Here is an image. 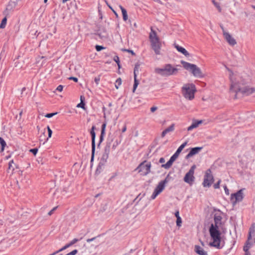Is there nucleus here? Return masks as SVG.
I'll return each mask as SVG.
<instances>
[{
	"label": "nucleus",
	"mask_w": 255,
	"mask_h": 255,
	"mask_svg": "<svg viewBox=\"0 0 255 255\" xmlns=\"http://www.w3.org/2000/svg\"><path fill=\"white\" fill-rule=\"evenodd\" d=\"M227 69L230 72L229 77L231 81L230 90L236 93L235 98H237V95L241 93L245 96H249L255 92V88L250 87L248 85L250 81L249 76L244 74L242 75L234 74L228 67Z\"/></svg>",
	"instance_id": "obj_1"
},
{
	"label": "nucleus",
	"mask_w": 255,
	"mask_h": 255,
	"mask_svg": "<svg viewBox=\"0 0 255 255\" xmlns=\"http://www.w3.org/2000/svg\"><path fill=\"white\" fill-rule=\"evenodd\" d=\"M220 227H216L213 226V224H212L209 228V233L212 240V242L210 243L209 245L212 247H216L218 249L221 248L220 246V243L221 241V232L219 231Z\"/></svg>",
	"instance_id": "obj_2"
},
{
	"label": "nucleus",
	"mask_w": 255,
	"mask_h": 255,
	"mask_svg": "<svg viewBox=\"0 0 255 255\" xmlns=\"http://www.w3.org/2000/svg\"><path fill=\"white\" fill-rule=\"evenodd\" d=\"M149 40L151 43L152 49L154 50L156 54H160L161 49V42L159 37L157 36L156 32L151 28V32L149 36Z\"/></svg>",
	"instance_id": "obj_3"
},
{
	"label": "nucleus",
	"mask_w": 255,
	"mask_h": 255,
	"mask_svg": "<svg viewBox=\"0 0 255 255\" xmlns=\"http://www.w3.org/2000/svg\"><path fill=\"white\" fill-rule=\"evenodd\" d=\"M178 69L174 68L171 64H166L161 68H157L155 69V72L162 76H169L172 75H175L177 73Z\"/></svg>",
	"instance_id": "obj_4"
},
{
	"label": "nucleus",
	"mask_w": 255,
	"mask_h": 255,
	"mask_svg": "<svg viewBox=\"0 0 255 255\" xmlns=\"http://www.w3.org/2000/svg\"><path fill=\"white\" fill-rule=\"evenodd\" d=\"M181 63L186 70H189L195 77L197 78H202L204 77L201 69L196 65L184 61H181Z\"/></svg>",
	"instance_id": "obj_5"
},
{
	"label": "nucleus",
	"mask_w": 255,
	"mask_h": 255,
	"mask_svg": "<svg viewBox=\"0 0 255 255\" xmlns=\"http://www.w3.org/2000/svg\"><path fill=\"white\" fill-rule=\"evenodd\" d=\"M196 92V88L193 84H187L182 88V92L184 97L189 100L194 98V94Z\"/></svg>",
	"instance_id": "obj_6"
},
{
	"label": "nucleus",
	"mask_w": 255,
	"mask_h": 255,
	"mask_svg": "<svg viewBox=\"0 0 255 255\" xmlns=\"http://www.w3.org/2000/svg\"><path fill=\"white\" fill-rule=\"evenodd\" d=\"M151 163L144 161L136 168V170L142 176L147 175L150 172Z\"/></svg>",
	"instance_id": "obj_7"
},
{
	"label": "nucleus",
	"mask_w": 255,
	"mask_h": 255,
	"mask_svg": "<svg viewBox=\"0 0 255 255\" xmlns=\"http://www.w3.org/2000/svg\"><path fill=\"white\" fill-rule=\"evenodd\" d=\"M168 177L169 175L167 176L164 180L159 182L158 185L155 188L154 192L151 196V199H154L156 196L164 190L166 184H167L169 181Z\"/></svg>",
	"instance_id": "obj_8"
},
{
	"label": "nucleus",
	"mask_w": 255,
	"mask_h": 255,
	"mask_svg": "<svg viewBox=\"0 0 255 255\" xmlns=\"http://www.w3.org/2000/svg\"><path fill=\"white\" fill-rule=\"evenodd\" d=\"M244 198L243 189L239 190L237 192L232 194L231 196V201L234 206L237 202H241Z\"/></svg>",
	"instance_id": "obj_9"
},
{
	"label": "nucleus",
	"mask_w": 255,
	"mask_h": 255,
	"mask_svg": "<svg viewBox=\"0 0 255 255\" xmlns=\"http://www.w3.org/2000/svg\"><path fill=\"white\" fill-rule=\"evenodd\" d=\"M195 168V165L192 166L189 171L186 174L184 177V181L190 185H191L194 180L195 178L193 175Z\"/></svg>",
	"instance_id": "obj_10"
},
{
	"label": "nucleus",
	"mask_w": 255,
	"mask_h": 255,
	"mask_svg": "<svg viewBox=\"0 0 255 255\" xmlns=\"http://www.w3.org/2000/svg\"><path fill=\"white\" fill-rule=\"evenodd\" d=\"M213 180V176L211 174V170L208 169L206 172L203 182L204 187H210L212 184Z\"/></svg>",
	"instance_id": "obj_11"
},
{
	"label": "nucleus",
	"mask_w": 255,
	"mask_h": 255,
	"mask_svg": "<svg viewBox=\"0 0 255 255\" xmlns=\"http://www.w3.org/2000/svg\"><path fill=\"white\" fill-rule=\"evenodd\" d=\"M95 128V126H93L91 131L90 134L92 136V155H91V161L92 162L94 160V154L95 151V137H96V133L94 131Z\"/></svg>",
	"instance_id": "obj_12"
},
{
	"label": "nucleus",
	"mask_w": 255,
	"mask_h": 255,
	"mask_svg": "<svg viewBox=\"0 0 255 255\" xmlns=\"http://www.w3.org/2000/svg\"><path fill=\"white\" fill-rule=\"evenodd\" d=\"M221 28L223 30L224 38L228 42V43L231 46H234L236 45L237 44L236 40L231 36L229 33L225 31L223 27L222 26Z\"/></svg>",
	"instance_id": "obj_13"
},
{
	"label": "nucleus",
	"mask_w": 255,
	"mask_h": 255,
	"mask_svg": "<svg viewBox=\"0 0 255 255\" xmlns=\"http://www.w3.org/2000/svg\"><path fill=\"white\" fill-rule=\"evenodd\" d=\"M215 224H213L214 227H220L222 225V217L220 213H216L214 217Z\"/></svg>",
	"instance_id": "obj_14"
},
{
	"label": "nucleus",
	"mask_w": 255,
	"mask_h": 255,
	"mask_svg": "<svg viewBox=\"0 0 255 255\" xmlns=\"http://www.w3.org/2000/svg\"><path fill=\"white\" fill-rule=\"evenodd\" d=\"M202 149V147H196L194 148H192L190 151V152L187 154L186 156V158L188 159L193 155L199 153L201 149Z\"/></svg>",
	"instance_id": "obj_15"
},
{
	"label": "nucleus",
	"mask_w": 255,
	"mask_h": 255,
	"mask_svg": "<svg viewBox=\"0 0 255 255\" xmlns=\"http://www.w3.org/2000/svg\"><path fill=\"white\" fill-rule=\"evenodd\" d=\"M187 142L186 141L184 142L183 144H182L177 149L175 153L171 156L174 159H176L177 157L179 156V154L181 152V151L183 150V149L185 147V146L187 145Z\"/></svg>",
	"instance_id": "obj_16"
},
{
	"label": "nucleus",
	"mask_w": 255,
	"mask_h": 255,
	"mask_svg": "<svg viewBox=\"0 0 255 255\" xmlns=\"http://www.w3.org/2000/svg\"><path fill=\"white\" fill-rule=\"evenodd\" d=\"M174 47L178 50V52H181L185 56L189 57L190 56V54L189 53V52L184 48L176 44H174Z\"/></svg>",
	"instance_id": "obj_17"
},
{
	"label": "nucleus",
	"mask_w": 255,
	"mask_h": 255,
	"mask_svg": "<svg viewBox=\"0 0 255 255\" xmlns=\"http://www.w3.org/2000/svg\"><path fill=\"white\" fill-rule=\"evenodd\" d=\"M113 141L112 139H108L107 141L106 142V145L104 148V151L103 153L109 154L111 149V144Z\"/></svg>",
	"instance_id": "obj_18"
},
{
	"label": "nucleus",
	"mask_w": 255,
	"mask_h": 255,
	"mask_svg": "<svg viewBox=\"0 0 255 255\" xmlns=\"http://www.w3.org/2000/svg\"><path fill=\"white\" fill-rule=\"evenodd\" d=\"M17 5V2L10 1L9 2L5 9V12H9L13 10Z\"/></svg>",
	"instance_id": "obj_19"
},
{
	"label": "nucleus",
	"mask_w": 255,
	"mask_h": 255,
	"mask_svg": "<svg viewBox=\"0 0 255 255\" xmlns=\"http://www.w3.org/2000/svg\"><path fill=\"white\" fill-rule=\"evenodd\" d=\"M195 252L199 255H208L207 252L205 251L203 248L199 246H195Z\"/></svg>",
	"instance_id": "obj_20"
},
{
	"label": "nucleus",
	"mask_w": 255,
	"mask_h": 255,
	"mask_svg": "<svg viewBox=\"0 0 255 255\" xmlns=\"http://www.w3.org/2000/svg\"><path fill=\"white\" fill-rule=\"evenodd\" d=\"M252 243L251 242L247 241L244 247L243 250L245 252L244 255H251L249 252V249L251 248Z\"/></svg>",
	"instance_id": "obj_21"
},
{
	"label": "nucleus",
	"mask_w": 255,
	"mask_h": 255,
	"mask_svg": "<svg viewBox=\"0 0 255 255\" xmlns=\"http://www.w3.org/2000/svg\"><path fill=\"white\" fill-rule=\"evenodd\" d=\"M203 123L202 120L200 121H194L192 125L187 128V130L190 131L193 129L197 128L200 124Z\"/></svg>",
	"instance_id": "obj_22"
},
{
	"label": "nucleus",
	"mask_w": 255,
	"mask_h": 255,
	"mask_svg": "<svg viewBox=\"0 0 255 255\" xmlns=\"http://www.w3.org/2000/svg\"><path fill=\"white\" fill-rule=\"evenodd\" d=\"M106 127V124L103 123L102 126L101 133V135L100 137L99 143L98 144V147H99L100 146L101 143L103 141V140L104 139V136L105 133Z\"/></svg>",
	"instance_id": "obj_23"
},
{
	"label": "nucleus",
	"mask_w": 255,
	"mask_h": 255,
	"mask_svg": "<svg viewBox=\"0 0 255 255\" xmlns=\"http://www.w3.org/2000/svg\"><path fill=\"white\" fill-rule=\"evenodd\" d=\"M175 160L172 157H171L169 161L166 164H162L161 167L165 169H169L172 166L173 162Z\"/></svg>",
	"instance_id": "obj_24"
},
{
	"label": "nucleus",
	"mask_w": 255,
	"mask_h": 255,
	"mask_svg": "<svg viewBox=\"0 0 255 255\" xmlns=\"http://www.w3.org/2000/svg\"><path fill=\"white\" fill-rule=\"evenodd\" d=\"M106 164L101 162H99V163L98 165L97 169L96 170V174H100L104 169V167Z\"/></svg>",
	"instance_id": "obj_25"
},
{
	"label": "nucleus",
	"mask_w": 255,
	"mask_h": 255,
	"mask_svg": "<svg viewBox=\"0 0 255 255\" xmlns=\"http://www.w3.org/2000/svg\"><path fill=\"white\" fill-rule=\"evenodd\" d=\"M120 8H121V10H122V12L124 20V21L127 20V19L128 18V14H127V12L126 9L125 8H124L122 6H120Z\"/></svg>",
	"instance_id": "obj_26"
},
{
	"label": "nucleus",
	"mask_w": 255,
	"mask_h": 255,
	"mask_svg": "<svg viewBox=\"0 0 255 255\" xmlns=\"http://www.w3.org/2000/svg\"><path fill=\"white\" fill-rule=\"evenodd\" d=\"M109 154L103 153L100 161L106 164L109 158Z\"/></svg>",
	"instance_id": "obj_27"
},
{
	"label": "nucleus",
	"mask_w": 255,
	"mask_h": 255,
	"mask_svg": "<svg viewBox=\"0 0 255 255\" xmlns=\"http://www.w3.org/2000/svg\"><path fill=\"white\" fill-rule=\"evenodd\" d=\"M138 84H139V81L136 79V76H134V84H133V90H132L133 92H134V91L136 90Z\"/></svg>",
	"instance_id": "obj_28"
},
{
	"label": "nucleus",
	"mask_w": 255,
	"mask_h": 255,
	"mask_svg": "<svg viewBox=\"0 0 255 255\" xmlns=\"http://www.w3.org/2000/svg\"><path fill=\"white\" fill-rule=\"evenodd\" d=\"M212 2L214 4V5H215V6L217 8V9L218 10V11L219 12H221L222 11V8L220 5V3L217 1H215V0H212Z\"/></svg>",
	"instance_id": "obj_29"
},
{
	"label": "nucleus",
	"mask_w": 255,
	"mask_h": 255,
	"mask_svg": "<svg viewBox=\"0 0 255 255\" xmlns=\"http://www.w3.org/2000/svg\"><path fill=\"white\" fill-rule=\"evenodd\" d=\"M0 143L1 146V151H3L4 150V147L6 146V143H5V141L4 140V139L2 138H1V137H0Z\"/></svg>",
	"instance_id": "obj_30"
},
{
	"label": "nucleus",
	"mask_w": 255,
	"mask_h": 255,
	"mask_svg": "<svg viewBox=\"0 0 255 255\" xmlns=\"http://www.w3.org/2000/svg\"><path fill=\"white\" fill-rule=\"evenodd\" d=\"M7 19L6 17H4L0 24V28H4L6 24Z\"/></svg>",
	"instance_id": "obj_31"
},
{
	"label": "nucleus",
	"mask_w": 255,
	"mask_h": 255,
	"mask_svg": "<svg viewBox=\"0 0 255 255\" xmlns=\"http://www.w3.org/2000/svg\"><path fill=\"white\" fill-rule=\"evenodd\" d=\"M140 65L138 63H136L135 65L134 68V76H137V73H138V69L139 68Z\"/></svg>",
	"instance_id": "obj_32"
},
{
	"label": "nucleus",
	"mask_w": 255,
	"mask_h": 255,
	"mask_svg": "<svg viewBox=\"0 0 255 255\" xmlns=\"http://www.w3.org/2000/svg\"><path fill=\"white\" fill-rule=\"evenodd\" d=\"M122 84V79L119 78L117 79L116 83H115V87L116 89H118L119 87Z\"/></svg>",
	"instance_id": "obj_33"
},
{
	"label": "nucleus",
	"mask_w": 255,
	"mask_h": 255,
	"mask_svg": "<svg viewBox=\"0 0 255 255\" xmlns=\"http://www.w3.org/2000/svg\"><path fill=\"white\" fill-rule=\"evenodd\" d=\"M174 129V124H172L170 127H169L168 128H166L165 130L167 133L172 131Z\"/></svg>",
	"instance_id": "obj_34"
},
{
	"label": "nucleus",
	"mask_w": 255,
	"mask_h": 255,
	"mask_svg": "<svg viewBox=\"0 0 255 255\" xmlns=\"http://www.w3.org/2000/svg\"><path fill=\"white\" fill-rule=\"evenodd\" d=\"M85 104L84 102H83V101L81 100V103L77 105V107H78V108H81L85 110Z\"/></svg>",
	"instance_id": "obj_35"
},
{
	"label": "nucleus",
	"mask_w": 255,
	"mask_h": 255,
	"mask_svg": "<svg viewBox=\"0 0 255 255\" xmlns=\"http://www.w3.org/2000/svg\"><path fill=\"white\" fill-rule=\"evenodd\" d=\"M79 241L77 239H74L72 241H71L69 243L67 244L68 246L70 247L72 246L75 243H76Z\"/></svg>",
	"instance_id": "obj_36"
},
{
	"label": "nucleus",
	"mask_w": 255,
	"mask_h": 255,
	"mask_svg": "<svg viewBox=\"0 0 255 255\" xmlns=\"http://www.w3.org/2000/svg\"><path fill=\"white\" fill-rule=\"evenodd\" d=\"M181 223H182V219H181V217L177 218V220H176L177 226L178 227H180L181 226Z\"/></svg>",
	"instance_id": "obj_37"
},
{
	"label": "nucleus",
	"mask_w": 255,
	"mask_h": 255,
	"mask_svg": "<svg viewBox=\"0 0 255 255\" xmlns=\"http://www.w3.org/2000/svg\"><path fill=\"white\" fill-rule=\"evenodd\" d=\"M69 247V246H68V244H66L65 246H64L63 247H62V248H61L60 249H59L58 251H57V252H58V253L67 249V248H68Z\"/></svg>",
	"instance_id": "obj_38"
},
{
	"label": "nucleus",
	"mask_w": 255,
	"mask_h": 255,
	"mask_svg": "<svg viewBox=\"0 0 255 255\" xmlns=\"http://www.w3.org/2000/svg\"><path fill=\"white\" fill-rule=\"evenodd\" d=\"M47 130H48V138H50L51 137L52 131L50 129V128H49V126L47 127ZM48 138L47 139V140H48Z\"/></svg>",
	"instance_id": "obj_39"
},
{
	"label": "nucleus",
	"mask_w": 255,
	"mask_h": 255,
	"mask_svg": "<svg viewBox=\"0 0 255 255\" xmlns=\"http://www.w3.org/2000/svg\"><path fill=\"white\" fill-rule=\"evenodd\" d=\"M12 164H14L13 160H11V161L9 162V164H8V169H12V170H13L14 169V167H13V166H12Z\"/></svg>",
	"instance_id": "obj_40"
},
{
	"label": "nucleus",
	"mask_w": 255,
	"mask_h": 255,
	"mask_svg": "<svg viewBox=\"0 0 255 255\" xmlns=\"http://www.w3.org/2000/svg\"><path fill=\"white\" fill-rule=\"evenodd\" d=\"M57 114V113L47 114L45 115V117L48 118H50L52 117L53 116L56 115Z\"/></svg>",
	"instance_id": "obj_41"
},
{
	"label": "nucleus",
	"mask_w": 255,
	"mask_h": 255,
	"mask_svg": "<svg viewBox=\"0 0 255 255\" xmlns=\"http://www.w3.org/2000/svg\"><path fill=\"white\" fill-rule=\"evenodd\" d=\"M104 49H105V47H104L102 46H100V45H96V49L97 51H100Z\"/></svg>",
	"instance_id": "obj_42"
},
{
	"label": "nucleus",
	"mask_w": 255,
	"mask_h": 255,
	"mask_svg": "<svg viewBox=\"0 0 255 255\" xmlns=\"http://www.w3.org/2000/svg\"><path fill=\"white\" fill-rule=\"evenodd\" d=\"M78 253V251L77 250H74L69 253L66 254V255H75Z\"/></svg>",
	"instance_id": "obj_43"
},
{
	"label": "nucleus",
	"mask_w": 255,
	"mask_h": 255,
	"mask_svg": "<svg viewBox=\"0 0 255 255\" xmlns=\"http://www.w3.org/2000/svg\"><path fill=\"white\" fill-rule=\"evenodd\" d=\"M29 151H30V152L32 153L34 155H35L36 154V153H37L38 149H37V148H35L31 149Z\"/></svg>",
	"instance_id": "obj_44"
},
{
	"label": "nucleus",
	"mask_w": 255,
	"mask_h": 255,
	"mask_svg": "<svg viewBox=\"0 0 255 255\" xmlns=\"http://www.w3.org/2000/svg\"><path fill=\"white\" fill-rule=\"evenodd\" d=\"M100 80V76H98L96 77L94 79V81L96 84L97 85H99V81Z\"/></svg>",
	"instance_id": "obj_45"
},
{
	"label": "nucleus",
	"mask_w": 255,
	"mask_h": 255,
	"mask_svg": "<svg viewBox=\"0 0 255 255\" xmlns=\"http://www.w3.org/2000/svg\"><path fill=\"white\" fill-rule=\"evenodd\" d=\"M114 60L117 63V64H119L120 63L119 57L118 56H114Z\"/></svg>",
	"instance_id": "obj_46"
},
{
	"label": "nucleus",
	"mask_w": 255,
	"mask_h": 255,
	"mask_svg": "<svg viewBox=\"0 0 255 255\" xmlns=\"http://www.w3.org/2000/svg\"><path fill=\"white\" fill-rule=\"evenodd\" d=\"M220 182H221V180H219L217 183H216V184H215L214 185V187L215 189H218L219 188Z\"/></svg>",
	"instance_id": "obj_47"
},
{
	"label": "nucleus",
	"mask_w": 255,
	"mask_h": 255,
	"mask_svg": "<svg viewBox=\"0 0 255 255\" xmlns=\"http://www.w3.org/2000/svg\"><path fill=\"white\" fill-rule=\"evenodd\" d=\"M224 190H225V193L227 195H229L230 193H229V189H228L226 185H224Z\"/></svg>",
	"instance_id": "obj_48"
},
{
	"label": "nucleus",
	"mask_w": 255,
	"mask_h": 255,
	"mask_svg": "<svg viewBox=\"0 0 255 255\" xmlns=\"http://www.w3.org/2000/svg\"><path fill=\"white\" fill-rule=\"evenodd\" d=\"M157 107H156V106H153L151 108H150V111L152 112V113H153L155 111H156L157 110Z\"/></svg>",
	"instance_id": "obj_49"
},
{
	"label": "nucleus",
	"mask_w": 255,
	"mask_h": 255,
	"mask_svg": "<svg viewBox=\"0 0 255 255\" xmlns=\"http://www.w3.org/2000/svg\"><path fill=\"white\" fill-rule=\"evenodd\" d=\"M57 208V207H55L53 208L51 211H50L48 213V215H49V216L53 214V212Z\"/></svg>",
	"instance_id": "obj_50"
},
{
	"label": "nucleus",
	"mask_w": 255,
	"mask_h": 255,
	"mask_svg": "<svg viewBox=\"0 0 255 255\" xmlns=\"http://www.w3.org/2000/svg\"><path fill=\"white\" fill-rule=\"evenodd\" d=\"M63 86L60 85L57 87L56 90L59 92H61L63 90Z\"/></svg>",
	"instance_id": "obj_51"
},
{
	"label": "nucleus",
	"mask_w": 255,
	"mask_h": 255,
	"mask_svg": "<svg viewBox=\"0 0 255 255\" xmlns=\"http://www.w3.org/2000/svg\"><path fill=\"white\" fill-rule=\"evenodd\" d=\"M69 79L73 80L76 82H77L78 81V79L74 77H70V78H69Z\"/></svg>",
	"instance_id": "obj_52"
},
{
	"label": "nucleus",
	"mask_w": 255,
	"mask_h": 255,
	"mask_svg": "<svg viewBox=\"0 0 255 255\" xmlns=\"http://www.w3.org/2000/svg\"><path fill=\"white\" fill-rule=\"evenodd\" d=\"M167 133L166 132V131L165 130H164L161 133V137H164Z\"/></svg>",
	"instance_id": "obj_53"
},
{
	"label": "nucleus",
	"mask_w": 255,
	"mask_h": 255,
	"mask_svg": "<svg viewBox=\"0 0 255 255\" xmlns=\"http://www.w3.org/2000/svg\"><path fill=\"white\" fill-rule=\"evenodd\" d=\"M159 162L160 163H164V162H165V159H164V158L163 157H161V158L159 159Z\"/></svg>",
	"instance_id": "obj_54"
},
{
	"label": "nucleus",
	"mask_w": 255,
	"mask_h": 255,
	"mask_svg": "<svg viewBox=\"0 0 255 255\" xmlns=\"http://www.w3.org/2000/svg\"><path fill=\"white\" fill-rule=\"evenodd\" d=\"M95 239H96V237H94V238H91V239H88L87 240V242L88 243H90V242L94 241Z\"/></svg>",
	"instance_id": "obj_55"
},
{
	"label": "nucleus",
	"mask_w": 255,
	"mask_h": 255,
	"mask_svg": "<svg viewBox=\"0 0 255 255\" xmlns=\"http://www.w3.org/2000/svg\"><path fill=\"white\" fill-rule=\"evenodd\" d=\"M124 51H128L129 53H131L132 55H134L135 53L133 52L132 50H128V49H125Z\"/></svg>",
	"instance_id": "obj_56"
},
{
	"label": "nucleus",
	"mask_w": 255,
	"mask_h": 255,
	"mask_svg": "<svg viewBox=\"0 0 255 255\" xmlns=\"http://www.w3.org/2000/svg\"><path fill=\"white\" fill-rule=\"evenodd\" d=\"M175 216L176 218H178V217H180L179 216V211H177L175 213Z\"/></svg>",
	"instance_id": "obj_57"
},
{
	"label": "nucleus",
	"mask_w": 255,
	"mask_h": 255,
	"mask_svg": "<svg viewBox=\"0 0 255 255\" xmlns=\"http://www.w3.org/2000/svg\"><path fill=\"white\" fill-rule=\"evenodd\" d=\"M127 130V127H126V126H124V127H123V129H122V132H124L126 131Z\"/></svg>",
	"instance_id": "obj_58"
},
{
	"label": "nucleus",
	"mask_w": 255,
	"mask_h": 255,
	"mask_svg": "<svg viewBox=\"0 0 255 255\" xmlns=\"http://www.w3.org/2000/svg\"><path fill=\"white\" fill-rule=\"evenodd\" d=\"M58 253V252L56 251V252H54L53 253H52V254H50L49 255H56Z\"/></svg>",
	"instance_id": "obj_59"
},
{
	"label": "nucleus",
	"mask_w": 255,
	"mask_h": 255,
	"mask_svg": "<svg viewBox=\"0 0 255 255\" xmlns=\"http://www.w3.org/2000/svg\"><path fill=\"white\" fill-rule=\"evenodd\" d=\"M84 99H85V98L83 96H81L80 97L81 101L83 100L84 101Z\"/></svg>",
	"instance_id": "obj_60"
},
{
	"label": "nucleus",
	"mask_w": 255,
	"mask_h": 255,
	"mask_svg": "<svg viewBox=\"0 0 255 255\" xmlns=\"http://www.w3.org/2000/svg\"><path fill=\"white\" fill-rule=\"evenodd\" d=\"M109 7H110V8H111V9L114 11V12L116 15H117V13H116V12H115V11L112 9V7H111V6H109Z\"/></svg>",
	"instance_id": "obj_61"
},
{
	"label": "nucleus",
	"mask_w": 255,
	"mask_h": 255,
	"mask_svg": "<svg viewBox=\"0 0 255 255\" xmlns=\"http://www.w3.org/2000/svg\"><path fill=\"white\" fill-rule=\"evenodd\" d=\"M22 114V111H21L20 113H19V116L21 117V115Z\"/></svg>",
	"instance_id": "obj_62"
},
{
	"label": "nucleus",
	"mask_w": 255,
	"mask_h": 255,
	"mask_svg": "<svg viewBox=\"0 0 255 255\" xmlns=\"http://www.w3.org/2000/svg\"><path fill=\"white\" fill-rule=\"evenodd\" d=\"M112 104L111 103H110L109 104V107H111V106H112Z\"/></svg>",
	"instance_id": "obj_63"
},
{
	"label": "nucleus",
	"mask_w": 255,
	"mask_h": 255,
	"mask_svg": "<svg viewBox=\"0 0 255 255\" xmlns=\"http://www.w3.org/2000/svg\"><path fill=\"white\" fill-rule=\"evenodd\" d=\"M252 7L255 10V5H252Z\"/></svg>",
	"instance_id": "obj_64"
}]
</instances>
